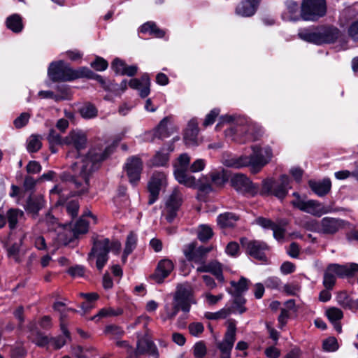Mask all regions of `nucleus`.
Instances as JSON below:
<instances>
[{"label":"nucleus","mask_w":358,"mask_h":358,"mask_svg":"<svg viewBox=\"0 0 358 358\" xmlns=\"http://www.w3.org/2000/svg\"><path fill=\"white\" fill-rule=\"evenodd\" d=\"M6 26L13 32H20L23 28L21 17L17 14H14L8 17L6 20Z\"/></svg>","instance_id":"nucleus-33"},{"label":"nucleus","mask_w":358,"mask_h":358,"mask_svg":"<svg viewBox=\"0 0 358 358\" xmlns=\"http://www.w3.org/2000/svg\"><path fill=\"white\" fill-rule=\"evenodd\" d=\"M66 211L68 214L72 217L74 218L77 216L78 209H79V205L77 201L76 200H71L66 204Z\"/></svg>","instance_id":"nucleus-51"},{"label":"nucleus","mask_w":358,"mask_h":358,"mask_svg":"<svg viewBox=\"0 0 358 358\" xmlns=\"http://www.w3.org/2000/svg\"><path fill=\"white\" fill-rule=\"evenodd\" d=\"M23 216V211L18 209H10L6 213L9 227L11 229H15L18 221L20 220Z\"/></svg>","instance_id":"nucleus-36"},{"label":"nucleus","mask_w":358,"mask_h":358,"mask_svg":"<svg viewBox=\"0 0 358 358\" xmlns=\"http://www.w3.org/2000/svg\"><path fill=\"white\" fill-rule=\"evenodd\" d=\"M206 164V162L204 159H197L189 165V171L192 173L201 171L204 169Z\"/></svg>","instance_id":"nucleus-53"},{"label":"nucleus","mask_w":358,"mask_h":358,"mask_svg":"<svg viewBox=\"0 0 358 358\" xmlns=\"http://www.w3.org/2000/svg\"><path fill=\"white\" fill-rule=\"evenodd\" d=\"M261 0H243L236 8V13L242 17L253 15Z\"/></svg>","instance_id":"nucleus-25"},{"label":"nucleus","mask_w":358,"mask_h":358,"mask_svg":"<svg viewBox=\"0 0 358 358\" xmlns=\"http://www.w3.org/2000/svg\"><path fill=\"white\" fill-rule=\"evenodd\" d=\"M190 157L186 154H181L173 163L174 176L176 180L186 187L197 188L201 191H208L210 189V185L207 181L206 178L205 182L202 183L201 180L196 181L195 178L188 173L189 170Z\"/></svg>","instance_id":"nucleus-4"},{"label":"nucleus","mask_w":358,"mask_h":358,"mask_svg":"<svg viewBox=\"0 0 358 358\" xmlns=\"http://www.w3.org/2000/svg\"><path fill=\"white\" fill-rule=\"evenodd\" d=\"M231 185L242 193L256 194L257 187L243 174H236L231 179Z\"/></svg>","instance_id":"nucleus-18"},{"label":"nucleus","mask_w":358,"mask_h":358,"mask_svg":"<svg viewBox=\"0 0 358 358\" xmlns=\"http://www.w3.org/2000/svg\"><path fill=\"white\" fill-rule=\"evenodd\" d=\"M124 169L129 182L134 185H136L140 180L143 170L142 160L138 157H131L127 159Z\"/></svg>","instance_id":"nucleus-17"},{"label":"nucleus","mask_w":358,"mask_h":358,"mask_svg":"<svg viewBox=\"0 0 358 358\" xmlns=\"http://www.w3.org/2000/svg\"><path fill=\"white\" fill-rule=\"evenodd\" d=\"M137 351L139 353L148 352L154 355L157 352V348L152 341L148 339H141L137 343Z\"/></svg>","instance_id":"nucleus-38"},{"label":"nucleus","mask_w":358,"mask_h":358,"mask_svg":"<svg viewBox=\"0 0 358 358\" xmlns=\"http://www.w3.org/2000/svg\"><path fill=\"white\" fill-rule=\"evenodd\" d=\"M236 323L233 320L227 322V329L222 341L234 345L236 341Z\"/></svg>","instance_id":"nucleus-41"},{"label":"nucleus","mask_w":358,"mask_h":358,"mask_svg":"<svg viewBox=\"0 0 358 358\" xmlns=\"http://www.w3.org/2000/svg\"><path fill=\"white\" fill-rule=\"evenodd\" d=\"M327 316L331 322H336L341 320L343 317L342 310L338 308H331L326 312Z\"/></svg>","instance_id":"nucleus-47"},{"label":"nucleus","mask_w":358,"mask_h":358,"mask_svg":"<svg viewBox=\"0 0 358 358\" xmlns=\"http://www.w3.org/2000/svg\"><path fill=\"white\" fill-rule=\"evenodd\" d=\"M222 162L228 167L241 169L245 166H249L250 168V160L249 156L226 155L223 156Z\"/></svg>","instance_id":"nucleus-22"},{"label":"nucleus","mask_w":358,"mask_h":358,"mask_svg":"<svg viewBox=\"0 0 358 358\" xmlns=\"http://www.w3.org/2000/svg\"><path fill=\"white\" fill-rule=\"evenodd\" d=\"M87 138L81 131H72L64 139V143L71 148L74 149L68 152L67 157L76 158V161L71 165L73 176L69 182L71 188L76 189L78 194L88 191L90 187V178L92 173L96 168V164L103 160L110 152L109 148L102 152L100 149L91 150L87 155L80 156V152L85 148Z\"/></svg>","instance_id":"nucleus-1"},{"label":"nucleus","mask_w":358,"mask_h":358,"mask_svg":"<svg viewBox=\"0 0 358 358\" xmlns=\"http://www.w3.org/2000/svg\"><path fill=\"white\" fill-rule=\"evenodd\" d=\"M299 38L306 42L316 45L332 43L339 40L341 50L348 48L347 40H343L341 31L334 27H319L314 29H304L299 31Z\"/></svg>","instance_id":"nucleus-2"},{"label":"nucleus","mask_w":358,"mask_h":358,"mask_svg":"<svg viewBox=\"0 0 358 358\" xmlns=\"http://www.w3.org/2000/svg\"><path fill=\"white\" fill-rule=\"evenodd\" d=\"M61 329L64 334V336H59L57 338H51L50 345L55 349H59L64 346L66 342V338L69 337V332L66 328L64 327L63 322H61Z\"/></svg>","instance_id":"nucleus-40"},{"label":"nucleus","mask_w":358,"mask_h":358,"mask_svg":"<svg viewBox=\"0 0 358 358\" xmlns=\"http://www.w3.org/2000/svg\"><path fill=\"white\" fill-rule=\"evenodd\" d=\"M311 189L319 196L327 194L331 189V182L329 178H324L321 181H309Z\"/></svg>","instance_id":"nucleus-29"},{"label":"nucleus","mask_w":358,"mask_h":358,"mask_svg":"<svg viewBox=\"0 0 358 358\" xmlns=\"http://www.w3.org/2000/svg\"><path fill=\"white\" fill-rule=\"evenodd\" d=\"M48 75L50 80L54 82L75 80L74 69L62 60L52 62L50 64Z\"/></svg>","instance_id":"nucleus-11"},{"label":"nucleus","mask_w":358,"mask_h":358,"mask_svg":"<svg viewBox=\"0 0 358 358\" xmlns=\"http://www.w3.org/2000/svg\"><path fill=\"white\" fill-rule=\"evenodd\" d=\"M85 217H90L92 220L93 224H96L97 219L90 211L87 210L84 213L83 216L76 222L72 231L71 232V236L69 240H63L61 234V231H59V239L62 241L64 244L72 241L73 238H76L80 234H85L88 231L89 222L85 220Z\"/></svg>","instance_id":"nucleus-14"},{"label":"nucleus","mask_w":358,"mask_h":358,"mask_svg":"<svg viewBox=\"0 0 358 358\" xmlns=\"http://www.w3.org/2000/svg\"><path fill=\"white\" fill-rule=\"evenodd\" d=\"M150 78L148 74H144L140 80L134 78L131 79L129 85L131 88L139 91L141 97H145L150 94Z\"/></svg>","instance_id":"nucleus-23"},{"label":"nucleus","mask_w":358,"mask_h":358,"mask_svg":"<svg viewBox=\"0 0 358 358\" xmlns=\"http://www.w3.org/2000/svg\"><path fill=\"white\" fill-rule=\"evenodd\" d=\"M266 287L278 289L281 286V280L278 277H270L265 280Z\"/></svg>","instance_id":"nucleus-60"},{"label":"nucleus","mask_w":358,"mask_h":358,"mask_svg":"<svg viewBox=\"0 0 358 358\" xmlns=\"http://www.w3.org/2000/svg\"><path fill=\"white\" fill-rule=\"evenodd\" d=\"M121 249V243L119 241L110 242L108 238H101L94 243L89 259H96V265L99 270H101L108 261V253L110 250L118 253Z\"/></svg>","instance_id":"nucleus-6"},{"label":"nucleus","mask_w":358,"mask_h":358,"mask_svg":"<svg viewBox=\"0 0 358 358\" xmlns=\"http://www.w3.org/2000/svg\"><path fill=\"white\" fill-rule=\"evenodd\" d=\"M212 228L206 224H201L198 227L197 236L201 241H207L213 236Z\"/></svg>","instance_id":"nucleus-44"},{"label":"nucleus","mask_w":358,"mask_h":358,"mask_svg":"<svg viewBox=\"0 0 358 358\" xmlns=\"http://www.w3.org/2000/svg\"><path fill=\"white\" fill-rule=\"evenodd\" d=\"M111 67L116 73L120 75H127L128 76H132L135 75L138 70L136 66H127L123 61L119 59H114Z\"/></svg>","instance_id":"nucleus-28"},{"label":"nucleus","mask_w":358,"mask_h":358,"mask_svg":"<svg viewBox=\"0 0 358 358\" xmlns=\"http://www.w3.org/2000/svg\"><path fill=\"white\" fill-rule=\"evenodd\" d=\"M137 236L133 232H131L127 238L125 248L122 255V261L124 262L132 251L134 250L136 245Z\"/></svg>","instance_id":"nucleus-37"},{"label":"nucleus","mask_w":358,"mask_h":358,"mask_svg":"<svg viewBox=\"0 0 358 358\" xmlns=\"http://www.w3.org/2000/svg\"><path fill=\"white\" fill-rule=\"evenodd\" d=\"M204 330L201 322H193L189 325V333L194 336H199Z\"/></svg>","instance_id":"nucleus-57"},{"label":"nucleus","mask_w":358,"mask_h":358,"mask_svg":"<svg viewBox=\"0 0 358 358\" xmlns=\"http://www.w3.org/2000/svg\"><path fill=\"white\" fill-rule=\"evenodd\" d=\"M252 153L249 156L250 171L253 173H258L272 158V151L269 146L255 145L252 146Z\"/></svg>","instance_id":"nucleus-10"},{"label":"nucleus","mask_w":358,"mask_h":358,"mask_svg":"<svg viewBox=\"0 0 358 358\" xmlns=\"http://www.w3.org/2000/svg\"><path fill=\"white\" fill-rule=\"evenodd\" d=\"M286 11L282 15L285 20L296 21L299 20V4L293 0L285 2Z\"/></svg>","instance_id":"nucleus-30"},{"label":"nucleus","mask_w":358,"mask_h":358,"mask_svg":"<svg viewBox=\"0 0 358 358\" xmlns=\"http://www.w3.org/2000/svg\"><path fill=\"white\" fill-rule=\"evenodd\" d=\"M209 272L213 273L218 280L223 282L224 276L222 275V271L221 268V265L217 262H212L210 263V270Z\"/></svg>","instance_id":"nucleus-49"},{"label":"nucleus","mask_w":358,"mask_h":358,"mask_svg":"<svg viewBox=\"0 0 358 358\" xmlns=\"http://www.w3.org/2000/svg\"><path fill=\"white\" fill-rule=\"evenodd\" d=\"M323 349L328 352H334L338 349V341L334 337H329L323 341Z\"/></svg>","instance_id":"nucleus-48"},{"label":"nucleus","mask_w":358,"mask_h":358,"mask_svg":"<svg viewBox=\"0 0 358 358\" xmlns=\"http://www.w3.org/2000/svg\"><path fill=\"white\" fill-rule=\"evenodd\" d=\"M348 34L354 41H358V21H355L350 24Z\"/></svg>","instance_id":"nucleus-62"},{"label":"nucleus","mask_w":358,"mask_h":358,"mask_svg":"<svg viewBox=\"0 0 358 358\" xmlns=\"http://www.w3.org/2000/svg\"><path fill=\"white\" fill-rule=\"evenodd\" d=\"M173 268L174 265L172 261L168 259H162L158 263L152 278L157 282L161 283L173 271Z\"/></svg>","instance_id":"nucleus-20"},{"label":"nucleus","mask_w":358,"mask_h":358,"mask_svg":"<svg viewBox=\"0 0 358 358\" xmlns=\"http://www.w3.org/2000/svg\"><path fill=\"white\" fill-rule=\"evenodd\" d=\"M44 205L42 196L33 198L30 196L26 203V209L31 213H37Z\"/></svg>","instance_id":"nucleus-39"},{"label":"nucleus","mask_w":358,"mask_h":358,"mask_svg":"<svg viewBox=\"0 0 358 358\" xmlns=\"http://www.w3.org/2000/svg\"><path fill=\"white\" fill-rule=\"evenodd\" d=\"M358 272V264L356 263H349L344 265L338 264H331L328 265L324 271L323 278V285L327 289H333L336 277L346 278L350 277Z\"/></svg>","instance_id":"nucleus-5"},{"label":"nucleus","mask_w":358,"mask_h":358,"mask_svg":"<svg viewBox=\"0 0 358 358\" xmlns=\"http://www.w3.org/2000/svg\"><path fill=\"white\" fill-rule=\"evenodd\" d=\"M30 117V115L28 113H22L18 117L14 120V124L16 128H22L25 126Z\"/></svg>","instance_id":"nucleus-58"},{"label":"nucleus","mask_w":358,"mask_h":358,"mask_svg":"<svg viewBox=\"0 0 358 358\" xmlns=\"http://www.w3.org/2000/svg\"><path fill=\"white\" fill-rule=\"evenodd\" d=\"M173 150V148L170 146L169 152H165L164 148L161 151L157 152L151 160L152 165L156 166H165L169 159V152Z\"/></svg>","instance_id":"nucleus-32"},{"label":"nucleus","mask_w":358,"mask_h":358,"mask_svg":"<svg viewBox=\"0 0 358 358\" xmlns=\"http://www.w3.org/2000/svg\"><path fill=\"white\" fill-rule=\"evenodd\" d=\"M75 79L82 77H86L88 78H93L94 73L87 67H82L78 70H74Z\"/></svg>","instance_id":"nucleus-52"},{"label":"nucleus","mask_w":358,"mask_h":358,"mask_svg":"<svg viewBox=\"0 0 358 358\" xmlns=\"http://www.w3.org/2000/svg\"><path fill=\"white\" fill-rule=\"evenodd\" d=\"M206 345L201 342H197L193 347V353L196 358H203L206 354Z\"/></svg>","instance_id":"nucleus-50"},{"label":"nucleus","mask_w":358,"mask_h":358,"mask_svg":"<svg viewBox=\"0 0 358 358\" xmlns=\"http://www.w3.org/2000/svg\"><path fill=\"white\" fill-rule=\"evenodd\" d=\"M198 124L196 120H191L187 125L184 135V141L188 146L197 145Z\"/></svg>","instance_id":"nucleus-26"},{"label":"nucleus","mask_w":358,"mask_h":358,"mask_svg":"<svg viewBox=\"0 0 358 358\" xmlns=\"http://www.w3.org/2000/svg\"><path fill=\"white\" fill-rule=\"evenodd\" d=\"M80 113L83 117L91 119L97 115L98 110L93 104L87 103L80 108Z\"/></svg>","instance_id":"nucleus-43"},{"label":"nucleus","mask_w":358,"mask_h":358,"mask_svg":"<svg viewBox=\"0 0 358 358\" xmlns=\"http://www.w3.org/2000/svg\"><path fill=\"white\" fill-rule=\"evenodd\" d=\"M182 201V194L178 189H174L167 197L162 211V215L169 222H173L176 217Z\"/></svg>","instance_id":"nucleus-12"},{"label":"nucleus","mask_w":358,"mask_h":358,"mask_svg":"<svg viewBox=\"0 0 358 358\" xmlns=\"http://www.w3.org/2000/svg\"><path fill=\"white\" fill-rule=\"evenodd\" d=\"M231 312L229 308H224L215 313L207 312L205 317L209 320L224 319L230 315Z\"/></svg>","instance_id":"nucleus-45"},{"label":"nucleus","mask_w":358,"mask_h":358,"mask_svg":"<svg viewBox=\"0 0 358 358\" xmlns=\"http://www.w3.org/2000/svg\"><path fill=\"white\" fill-rule=\"evenodd\" d=\"M193 294V289L190 285H178L173 301L167 302L164 306V314L162 315V320L165 321L174 317L180 309L185 313L189 312L191 305L196 303Z\"/></svg>","instance_id":"nucleus-3"},{"label":"nucleus","mask_w":358,"mask_h":358,"mask_svg":"<svg viewBox=\"0 0 358 358\" xmlns=\"http://www.w3.org/2000/svg\"><path fill=\"white\" fill-rule=\"evenodd\" d=\"M43 222L47 225L49 230L56 231L57 228H60L56 218L51 214H48Z\"/></svg>","instance_id":"nucleus-55"},{"label":"nucleus","mask_w":358,"mask_h":358,"mask_svg":"<svg viewBox=\"0 0 358 358\" xmlns=\"http://www.w3.org/2000/svg\"><path fill=\"white\" fill-rule=\"evenodd\" d=\"M41 136L38 135H31L27 139V150L29 152H37L42 145L41 143Z\"/></svg>","instance_id":"nucleus-42"},{"label":"nucleus","mask_w":358,"mask_h":358,"mask_svg":"<svg viewBox=\"0 0 358 358\" xmlns=\"http://www.w3.org/2000/svg\"><path fill=\"white\" fill-rule=\"evenodd\" d=\"M166 176L162 172L154 173L152 176L148 188L150 192L148 204L152 205L158 199L159 192L166 186Z\"/></svg>","instance_id":"nucleus-15"},{"label":"nucleus","mask_w":358,"mask_h":358,"mask_svg":"<svg viewBox=\"0 0 358 358\" xmlns=\"http://www.w3.org/2000/svg\"><path fill=\"white\" fill-rule=\"evenodd\" d=\"M117 315L115 311L110 308H104L99 311V313L94 315L92 320L99 321L103 317H106L110 315Z\"/></svg>","instance_id":"nucleus-59"},{"label":"nucleus","mask_w":358,"mask_h":358,"mask_svg":"<svg viewBox=\"0 0 358 358\" xmlns=\"http://www.w3.org/2000/svg\"><path fill=\"white\" fill-rule=\"evenodd\" d=\"M241 244L253 258L263 262L266 260L265 252L268 250V246L265 243L243 238L241 240Z\"/></svg>","instance_id":"nucleus-16"},{"label":"nucleus","mask_w":358,"mask_h":358,"mask_svg":"<svg viewBox=\"0 0 358 358\" xmlns=\"http://www.w3.org/2000/svg\"><path fill=\"white\" fill-rule=\"evenodd\" d=\"M220 113V110L217 108L213 109L206 116L203 121V126L208 127L213 124Z\"/></svg>","instance_id":"nucleus-56"},{"label":"nucleus","mask_w":358,"mask_h":358,"mask_svg":"<svg viewBox=\"0 0 358 358\" xmlns=\"http://www.w3.org/2000/svg\"><path fill=\"white\" fill-rule=\"evenodd\" d=\"M48 138L52 152H55V150L54 149L55 145L64 144V139H62L61 136L54 130H51L50 131Z\"/></svg>","instance_id":"nucleus-46"},{"label":"nucleus","mask_w":358,"mask_h":358,"mask_svg":"<svg viewBox=\"0 0 358 358\" xmlns=\"http://www.w3.org/2000/svg\"><path fill=\"white\" fill-rule=\"evenodd\" d=\"M290 179L287 175H282L278 180L266 179L263 181L262 194H273L278 199H284L291 188Z\"/></svg>","instance_id":"nucleus-9"},{"label":"nucleus","mask_w":358,"mask_h":358,"mask_svg":"<svg viewBox=\"0 0 358 358\" xmlns=\"http://www.w3.org/2000/svg\"><path fill=\"white\" fill-rule=\"evenodd\" d=\"M336 300L338 305L345 309L352 311L358 310V298L353 299L351 295L345 291L338 292L336 296Z\"/></svg>","instance_id":"nucleus-24"},{"label":"nucleus","mask_w":358,"mask_h":358,"mask_svg":"<svg viewBox=\"0 0 358 358\" xmlns=\"http://www.w3.org/2000/svg\"><path fill=\"white\" fill-rule=\"evenodd\" d=\"M245 301L243 298L240 296H236L234 299V306H233V311L243 313L245 311V308L243 307V304Z\"/></svg>","instance_id":"nucleus-61"},{"label":"nucleus","mask_w":358,"mask_h":358,"mask_svg":"<svg viewBox=\"0 0 358 358\" xmlns=\"http://www.w3.org/2000/svg\"><path fill=\"white\" fill-rule=\"evenodd\" d=\"M203 296L205 297L206 302L208 305H214L216 304L219 301H220L223 298V294H220L218 295H213L212 294L209 292H206L203 294Z\"/></svg>","instance_id":"nucleus-63"},{"label":"nucleus","mask_w":358,"mask_h":358,"mask_svg":"<svg viewBox=\"0 0 358 358\" xmlns=\"http://www.w3.org/2000/svg\"><path fill=\"white\" fill-rule=\"evenodd\" d=\"M91 66L96 71H104L108 67V62L102 57H97L94 62L91 63Z\"/></svg>","instance_id":"nucleus-54"},{"label":"nucleus","mask_w":358,"mask_h":358,"mask_svg":"<svg viewBox=\"0 0 358 358\" xmlns=\"http://www.w3.org/2000/svg\"><path fill=\"white\" fill-rule=\"evenodd\" d=\"M248 283L249 280L243 277L241 278L238 282L231 281V285L233 287V290H229L228 292L232 295L238 296L248 289Z\"/></svg>","instance_id":"nucleus-35"},{"label":"nucleus","mask_w":358,"mask_h":358,"mask_svg":"<svg viewBox=\"0 0 358 358\" xmlns=\"http://www.w3.org/2000/svg\"><path fill=\"white\" fill-rule=\"evenodd\" d=\"M302 211L315 216L320 217L322 215L332 212V208L330 206H324L318 201L308 200Z\"/></svg>","instance_id":"nucleus-21"},{"label":"nucleus","mask_w":358,"mask_h":358,"mask_svg":"<svg viewBox=\"0 0 358 358\" xmlns=\"http://www.w3.org/2000/svg\"><path fill=\"white\" fill-rule=\"evenodd\" d=\"M224 124H229V128L224 131L227 138L231 141L244 143V141L241 139V136L246 131L247 128L244 120L236 116L226 115L220 117L216 128L217 129Z\"/></svg>","instance_id":"nucleus-7"},{"label":"nucleus","mask_w":358,"mask_h":358,"mask_svg":"<svg viewBox=\"0 0 358 358\" xmlns=\"http://www.w3.org/2000/svg\"><path fill=\"white\" fill-rule=\"evenodd\" d=\"M210 250V248L206 247L196 248L195 243H191L185 246L183 252L188 260L199 262L201 261L202 257Z\"/></svg>","instance_id":"nucleus-19"},{"label":"nucleus","mask_w":358,"mask_h":358,"mask_svg":"<svg viewBox=\"0 0 358 358\" xmlns=\"http://www.w3.org/2000/svg\"><path fill=\"white\" fill-rule=\"evenodd\" d=\"M140 31L154 35L157 38H162L165 34V32L163 30L159 29L155 23L151 22L143 24L140 28Z\"/></svg>","instance_id":"nucleus-34"},{"label":"nucleus","mask_w":358,"mask_h":358,"mask_svg":"<svg viewBox=\"0 0 358 358\" xmlns=\"http://www.w3.org/2000/svg\"><path fill=\"white\" fill-rule=\"evenodd\" d=\"M176 130L175 127L171 122V118H164L157 128L155 129V136L159 138H165L169 136Z\"/></svg>","instance_id":"nucleus-27"},{"label":"nucleus","mask_w":358,"mask_h":358,"mask_svg":"<svg viewBox=\"0 0 358 358\" xmlns=\"http://www.w3.org/2000/svg\"><path fill=\"white\" fill-rule=\"evenodd\" d=\"M238 217L232 213H225L220 214L217 219V224L220 227L224 228L233 227Z\"/></svg>","instance_id":"nucleus-31"},{"label":"nucleus","mask_w":358,"mask_h":358,"mask_svg":"<svg viewBox=\"0 0 358 358\" xmlns=\"http://www.w3.org/2000/svg\"><path fill=\"white\" fill-rule=\"evenodd\" d=\"M325 0H303L300 17L305 21H317L326 15Z\"/></svg>","instance_id":"nucleus-8"},{"label":"nucleus","mask_w":358,"mask_h":358,"mask_svg":"<svg viewBox=\"0 0 358 358\" xmlns=\"http://www.w3.org/2000/svg\"><path fill=\"white\" fill-rule=\"evenodd\" d=\"M264 353L268 358H279L280 350L274 346H270L265 349Z\"/></svg>","instance_id":"nucleus-64"},{"label":"nucleus","mask_w":358,"mask_h":358,"mask_svg":"<svg viewBox=\"0 0 358 358\" xmlns=\"http://www.w3.org/2000/svg\"><path fill=\"white\" fill-rule=\"evenodd\" d=\"M343 227V220L330 217H325L313 223V229L324 234H334Z\"/></svg>","instance_id":"nucleus-13"}]
</instances>
